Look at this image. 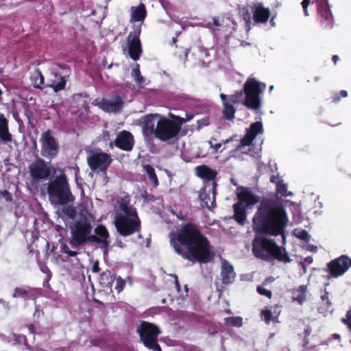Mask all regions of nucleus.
<instances>
[{"instance_id": "nucleus-47", "label": "nucleus", "mask_w": 351, "mask_h": 351, "mask_svg": "<svg viewBox=\"0 0 351 351\" xmlns=\"http://www.w3.org/2000/svg\"><path fill=\"white\" fill-rule=\"evenodd\" d=\"M101 280H106V282H104V283L109 284L113 281L112 276H111L110 271H105L103 272L101 275Z\"/></svg>"}, {"instance_id": "nucleus-3", "label": "nucleus", "mask_w": 351, "mask_h": 351, "mask_svg": "<svg viewBox=\"0 0 351 351\" xmlns=\"http://www.w3.org/2000/svg\"><path fill=\"white\" fill-rule=\"evenodd\" d=\"M130 196L128 194L117 201L120 211L114 217V226L117 232L122 237H128L138 232L141 229V222L136 209L130 205Z\"/></svg>"}, {"instance_id": "nucleus-34", "label": "nucleus", "mask_w": 351, "mask_h": 351, "mask_svg": "<svg viewBox=\"0 0 351 351\" xmlns=\"http://www.w3.org/2000/svg\"><path fill=\"white\" fill-rule=\"evenodd\" d=\"M224 323L227 326L240 327L243 324V319L241 317H229L224 318Z\"/></svg>"}, {"instance_id": "nucleus-64", "label": "nucleus", "mask_w": 351, "mask_h": 351, "mask_svg": "<svg viewBox=\"0 0 351 351\" xmlns=\"http://www.w3.org/2000/svg\"><path fill=\"white\" fill-rule=\"evenodd\" d=\"M274 17H272L271 19L270 20V23H271V25H274Z\"/></svg>"}, {"instance_id": "nucleus-63", "label": "nucleus", "mask_w": 351, "mask_h": 351, "mask_svg": "<svg viewBox=\"0 0 351 351\" xmlns=\"http://www.w3.org/2000/svg\"><path fill=\"white\" fill-rule=\"evenodd\" d=\"M311 250L313 251V252H316L317 251V247L316 246H312Z\"/></svg>"}, {"instance_id": "nucleus-9", "label": "nucleus", "mask_w": 351, "mask_h": 351, "mask_svg": "<svg viewBox=\"0 0 351 351\" xmlns=\"http://www.w3.org/2000/svg\"><path fill=\"white\" fill-rule=\"evenodd\" d=\"M112 161L110 154L101 152H91L87 157V163L93 171L105 174Z\"/></svg>"}, {"instance_id": "nucleus-18", "label": "nucleus", "mask_w": 351, "mask_h": 351, "mask_svg": "<svg viewBox=\"0 0 351 351\" xmlns=\"http://www.w3.org/2000/svg\"><path fill=\"white\" fill-rule=\"evenodd\" d=\"M221 276L222 283L225 285L231 284L235 278L233 266L226 260L222 263Z\"/></svg>"}, {"instance_id": "nucleus-16", "label": "nucleus", "mask_w": 351, "mask_h": 351, "mask_svg": "<svg viewBox=\"0 0 351 351\" xmlns=\"http://www.w3.org/2000/svg\"><path fill=\"white\" fill-rule=\"evenodd\" d=\"M237 198L239 202L237 203H241L243 204H245V207H250L251 206H254L258 202H260L263 200V199L259 201V197L254 195L252 192H251L247 188H242L241 190L237 193Z\"/></svg>"}, {"instance_id": "nucleus-62", "label": "nucleus", "mask_w": 351, "mask_h": 351, "mask_svg": "<svg viewBox=\"0 0 351 351\" xmlns=\"http://www.w3.org/2000/svg\"><path fill=\"white\" fill-rule=\"evenodd\" d=\"M0 303L3 304H5L6 306H8V303L6 302L5 300H3V299H0Z\"/></svg>"}, {"instance_id": "nucleus-23", "label": "nucleus", "mask_w": 351, "mask_h": 351, "mask_svg": "<svg viewBox=\"0 0 351 351\" xmlns=\"http://www.w3.org/2000/svg\"><path fill=\"white\" fill-rule=\"evenodd\" d=\"M210 186H204L199 191V197L201 202V206L210 208L215 205V202L212 204L213 200L212 192H209Z\"/></svg>"}, {"instance_id": "nucleus-35", "label": "nucleus", "mask_w": 351, "mask_h": 351, "mask_svg": "<svg viewBox=\"0 0 351 351\" xmlns=\"http://www.w3.org/2000/svg\"><path fill=\"white\" fill-rule=\"evenodd\" d=\"M141 33V25H134L133 31L130 32L129 36L128 37V40H140V35Z\"/></svg>"}, {"instance_id": "nucleus-12", "label": "nucleus", "mask_w": 351, "mask_h": 351, "mask_svg": "<svg viewBox=\"0 0 351 351\" xmlns=\"http://www.w3.org/2000/svg\"><path fill=\"white\" fill-rule=\"evenodd\" d=\"M28 169L31 178L34 182L48 179L51 173L48 163L41 158H37L29 164Z\"/></svg>"}, {"instance_id": "nucleus-39", "label": "nucleus", "mask_w": 351, "mask_h": 351, "mask_svg": "<svg viewBox=\"0 0 351 351\" xmlns=\"http://www.w3.org/2000/svg\"><path fill=\"white\" fill-rule=\"evenodd\" d=\"M44 76L41 72L40 71H37L35 73L34 87L42 89L40 86L44 84Z\"/></svg>"}, {"instance_id": "nucleus-54", "label": "nucleus", "mask_w": 351, "mask_h": 351, "mask_svg": "<svg viewBox=\"0 0 351 351\" xmlns=\"http://www.w3.org/2000/svg\"><path fill=\"white\" fill-rule=\"evenodd\" d=\"M100 271V267L98 261H95L92 267V271L93 273H97Z\"/></svg>"}, {"instance_id": "nucleus-29", "label": "nucleus", "mask_w": 351, "mask_h": 351, "mask_svg": "<svg viewBox=\"0 0 351 351\" xmlns=\"http://www.w3.org/2000/svg\"><path fill=\"white\" fill-rule=\"evenodd\" d=\"M143 170L147 174L149 179L153 183L154 186H158L159 184V181L154 167L150 165H145L143 166Z\"/></svg>"}, {"instance_id": "nucleus-37", "label": "nucleus", "mask_w": 351, "mask_h": 351, "mask_svg": "<svg viewBox=\"0 0 351 351\" xmlns=\"http://www.w3.org/2000/svg\"><path fill=\"white\" fill-rule=\"evenodd\" d=\"M240 13L242 16L243 19L245 22L247 26H250L252 23L251 14L247 8L244 7L240 10Z\"/></svg>"}, {"instance_id": "nucleus-49", "label": "nucleus", "mask_w": 351, "mask_h": 351, "mask_svg": "<svg viewBox=\"0 0 351 351\" xmlns=\"http://www.w3.org/2000/svg\"><path fill=\"white\" fill-rule=\"evenodd\" d=\"M213 22H209L208 23V26H215V27H220L221 25V23L220 22V20L218 17H213L212 18Z\"/></svg>"}, {"instance_id": "nucleus-17", "label": "nucleus", "mask_w": 351, "mask_h": 351, "mask_svg": "<svg viewBox=\"0 0 351 351\" xmlns=\"http://www.w3.org/2000/svg\"><path fill=\"white\" fill-rule=\"evenodd\" d=\"M253 11V20L255 23H266L271 15L270 10L263 7L261 3L254 5Z\"/></svg>"}, {"instance_id": "nucleus-43", "label": "nucleus", "mask_w": 351, "mask_h": 351, "mask_svg": "<svg viewBox=\"0 0 351 351\" xmlns=\"http://www.w3.org/2000/svg\"><path fill=\"white\" fill-rule=\"evenodd\" d=\"M256 291L258 294H260L261 295H265L269 299L271 298V297H272L271 291L261 287V286L257 287Z\"/></svg>"}, {"instance_id": "nucleus-41", "label": "nucleus", "mask_w": 351, "mask_h": 351, "mask_svg": "<svg viewBox=\"0 0 351 351\" xmlns=\"http://www.w3.org/2000/svg\"><path fill=\"white\" fill-rule=\"evenodd\" d=\"M294 233L295 237L301 240L305 241L306 242L310 240V235L305 230H295Z\"/></svg>"}, {"instance_id": "nucleus-57", "label": "nucleus", "mask_w": 351, "mask_h": 351, "mask_svg": "<svg viewBox=\"0 0 351 351\" xmlns=\"http://www.w3.org/2000/svg\"><path fill=\"white\" fill-rule=\"evenodd\" d=\"M202 122H201V121H197L199 127H202V126L208 125V123L207 121L202 120Z\"/></svg>"}, {"instance_id": "nucleus-6", "label": "nucleus", "mask_w": 351, "mask_h": 351, "mask_svg": "<svg viewBox=\"0 0 351 351\" xmlns=\"http://www.w3.org/2000/svg\"><path fill=\"white\" fill-rule=\"evenodd\" d=\"M152 116V114H151ZM153 117L158 118L156 123V138L160 141L165 142L171 139L177 138L184 124L181 117L169 113L168 117L155 114Z\"/></svg>"}, {"instance_id": "nucleus-42", "label": "nucleus", "mask_w": 351, "mask_h": 351, "mask_svg": "<svg viewBox=\"0 0 351 351\" xmlns=\"http://www.w3.org/2000/svg\"><path fill=\"white\" fill-rule=\"evenodd\" d=\"M287 187L286 184L283 183L282 181H279L278 183H277L276 185V191L278 193H280L282 195L286 196V191H287Z\"/></svg>"}, {"instance_id": "nucleus-59", "label": "nucleus", "mask_w": 351, "mask_h": 351, "mask_svg": "<svg viewBox=\"0 0 351 351\" xmlns=\"http://www.w3.org/2000/svg\"><path fill=\"white\" fill-rule=\"evenodd\" d=\"M339 56L337 55H333L332 57V60L334 62L335 64H337V61L339 60Z\"/></svg>"}, {"instance_id": "nucleus-40", "label": "nucleus", "mask_w": 351, "mask_h": 351, "mask_svg": "<svg viewBox=\"0 0 351 351\" xmlns=\"http://www.w3.org/2000/svg\"><path fill=\"white\" fill-rule=\"evenodd\" d=\"M348 97V92L344 90H341L338 93H334L331 97L332 102L337 103L339 102L341 98H345Z\"/></svg>"}, {"instance_id": "nucleus-15", "label": "nucleus", "mask_w": 351, "mask_h": 351, "mask_svg": "<svg viewBox=\"0 0 351 351\" xmlns=\"http://www.w3.org/2000/svg\"><path fill=\"white\" fill-rule=\"evenodd\" d=\"M114 144L120 149L131 151L134 144V137L130 132L123 130L117 135Z\"/></svg>"}, {"instance_id": "nucleus-10", "label": "nucleus", "mask_w": 351, "mask_h": 351, "mask_svg": "<svg viewBox=\"0 0 351 351\" xmlns=\"http://www.w3.org/2000/svg\"><path fill=\"white\" fill-rule=\"evenodd\" d=\"M195 170L197 176L204 180V186H210L209 192H212L213 199L212 204L214 203L217 194V171L205 165L197 166Z\"/></svg>"}, {"instance_id": "nucleus-32", "label": "nucleus", "mask_w": 351, "mask_h": 351, "mask_svg": "<svg viewBox=\"0 0 351 351\" xmlns=\"http://www.w3.org/2000/svg\"><path fill=\"white\" fill-rule=\"evenodd\" d=\"M143 134L146 138H151L153 135L156 137V126L152 122H147L142 128Z\"/></svg>"}, {"instance_id": "nucleus-19", "label": "nucleus", "mask_w": 351, "mask_h": 351, "mask_svg": "<svg viewBox=\"0 0 351 351\" xmlns=\"http://www.w3.org/2000/svg\"><path fill=\"white\" fill-rule=\"evenodd\" d=\"M147 16V10L144 3L131 8V22H143Z\"/></svg>"}, {"instance_id": "nucleus-52", "label": "nucleus", "mask_w": 351, "mask_h": 351, "mask_svg": "<svg viewBox=\"0 0 351 351\" xmlns=\"http://www.w3.org/2000/svg\"><path fill=\"white\" fill-rule=\"evenodd\" d=\"M64 252L70 257H75L77 255V252L69 250V248L67 246L64 247Z\"/></svg>"}, {"instance_id": "nucleus-53", "label": "nucleus", "mask_w": 351, "mask_h": 351, "mask_svg": "<svg viewBox=\"0 0 351 351\" xmlns=\"http://www.w3.org/2000/svg\"><path fill=\"white\" fill-rule=\"evenodd\" d=\"M27 328L29 334H34L36 331V327L33 324H27L25 326Z\"/></svg>"}, {"instance_id": "nucleus-26", "label": "nucleus", "mask_w": 351, "mask_h": 351, "mask_svg": "<svg viewBox=\"0 0 351 351\" xmlns=\"http://www.w3.org/2000/svg\"><path fill=\"white\" fill-rule=\"evenodd\" d=\"M328 0H323L318 5V13L325 19V21L330 23L332 19V12L328 4Z\"/></svg>"}, {"instance_id": "nucleus-25", "label": "nucleus", "mask_w": 351, "mask_h": 351, "mask_svg": "<svg viewBox=\"0 0 351 351\" xmlns=\"http://www.w3.org/2000/svg\"><path fill=\"white\" fill-rule=\"evenodd\" d=\"M122 106L123 101L119 98H117L115 101L103 99L101 101V108L106 112L119 110Z\"/></svg>"}, {"instance_id": "nucleus-46", "label": "nucleus", "mask_w": 351, "mask_h": 351, "mask_svg": "<svg viewBox=\"0 0 351 351\" xmlns=\"http://www.w3.org/2000/svg\"><path fill=\"white\" fill-rule=\"evenodd\" d=\"M322 292L323 293L321 295L322 300L325 302L326 307H330L332 303L329 300L328 291L325 289Z\"/></svg>"}, {"instance_id": "nucleus-7", "label": "nucleus", "mask_w": 351, "mask_h": 351, "mask_svg": "<svg viewBox=\"0 0 351 351\" xmlns=\"http://www.w3.org/2000/svg\"><path fill=\"white\" fill-rule=\"evenodd\" d=\"M92 230L91 221L87 217H84L75 221L71 226L70 245L73 247H78L90 243Z\"/></svg>"}, {"instance_id": "nucleus-1", "label": "nucleus", "mask_w": 351, "mask_h": 351, "mask_svg": "<svg viewBox=\"0 0 351 351\" xmlns=\"http://www.w3.org/2000/svg\"><path fill=\"white\" fill-rule=\"evenodd\" d=\"M289 217L280 200L263 197L252 218V230L256 235L252 240V253L255 257L266 261L276 259L284 263L291 261L285 249L266 236L285 237Z\"/></svg>"}, {"instance_id": "nucleus-55", "label": "nucleus", "mask_w": 351, "mask_h": 351, "mask_svg": "<svg viewBox=\"0 0 351 351\" xmlns=\"http://www.w3.org/2000/svg\"><path fill=\"white\" fill-rule=\"evenodd\" d=\"M279 181H282V180H280L278 176H276L274 175L271 176L270 178V182L272 183H275L277 185V183H278Z\"/></svg>"}, {"instance_id": "nucleus-51", "label": "nucleus", "mask_w": 351, "mask_h": 351, "mask_svg": "<svg viewBox=\"0 0 351 351\" xmlns=\"http://www.w3.org/2000/svg\"><path fill=\"white\" fill-rule=\"evenodd\" d=\"M310 3V0H303L301 3L302 4V8L304 10V13L306 16H308V10H307V8L308 6Z\"/></svg>"}, {"instance_id": "nucleus-56", "label": "nucleus", "mask_w": 351, "mask_h": 351, "mask_svg": "<svg viewBox=\"0 0 351 351\" xmlns=\"http://www.w3.org/2000/svg\"><path fill=\"white\" fill-rule=\"evenodd\" d=\"M194 117V114H186V117L185 118H183V117H181V119L183 120L184 121V123L190 121L191 119H192Z\"/></svg>"}, {"instance_id": "nucleus-22", "label": "nucleus", "mask_w": 351, "mask_h": 351, "mask_svg": "<svg viewBox=\"0 0 351 351\" xmlns=\"http://www.w3.org/2000/svg\"><path fill=\"white\" fill-rule=\"evenodd\" d=\"M66 83V80L65 77L62 76L58 72L52 73L49 86L52 88L55 92H58L64 89Z\"/></svg>"}, {"instance_id": "nucleus-11", "label": "nucleus", "mask_w": 351, "mask_h": 351, "mask_svg": "<svg viewBox=\"0 0 351 351\" xmlns=\"http://www.w3.org/2000/svg\"><path fill=\"white\" fill-rule=\"evenodd\" d=\"M40 142L42 144V155L48 158H53L57 156L59 151V145L53 132L48 129L41 134Z\"/></svg>"}, {"instance_id": "nucleus-36", "label": "nucleus", "mask_w": 351, "mask_h": 351, "mask_svg": "<svg viewBox=\"0 0 351 351\" xmlns=\"http://www.w3.org/2000/svg\"><path fill=\"white\" fill-rule=\"evenodd\" d=\"M0 140L4 143L12 141V134L10 133L8 128H0Z\"/></svg>"}, {"instance_id": "nucleus-28", "label": "nucleus", "mask_w": 351, "mask_h": 351, "mask_svg": "<svg viewBox=\"0 0 351 351\" xmlns=\"http://www.w3.org/2000/svg\"><path fill=\"white\" fill-rule=\"evenodd\" d=\"M246 132L250 134L254 138H255L258 134H262L263 132V123L261 121H256L252 123L250 128L247 130Z\"/></svg>"}, {"instance_id": "nucleus-31", "label": "nucleus", "mask_w": 351, "mask_h": 351, "mask_svg": "<svg viewBox=\"0 0 351 351\" xmlns=\"http://www.w3.org/2000/svg\"><path fill=\"white\" fill-rule=\"evenodd\" d=\"M60 215L64 217L73 219L76 216V210L73 206L65 205L59 210Z\"/></svg>"}, {"instance_id": "nucleus-61", "label": "nucleus", "mask_w": 351, "mask_h": 351, "mask_svg": "<svg viewBox=\"0 0 351 351\" xmlns=\"http://www.w3.org/2000/svg\"><path fill=\"white\" fill-rule=\"evenodd\" d=\"M332 337H333L334 339H340V337H341L340 335L339 334H337V333L333 334Z\"/></svg>"}, {"instance_id": "nucleus-5", "label": "nucleus", "mask_w": 351, "mask_h": 351, "mask_svg": "<svg viewBox=\"0 0 351 351\" xmlns=\"http://www.w3.org/2000/svg\"><path fill=\"white\" fill-rule=\"evenodd\" d=\"M47 193L49 201L53 205L65 206L75 200L68 178L64 173L49 180L47 184Z\"/></svg>"}, {"instance_id": "nucleus-2", "label": "nucleus", "mask_w": 351, "mask_h": 351, "mask_svg": "<svg viewBox=\"0 0 351 351\" xmlns=\"http://www.w3.org/2000/svg\"><path fill=\"white\" fill-rule=\"evenodd\" d=\"M170 243L183 259L192 263H207L214 254L208 239L201 227L193 222L182 223L176 233L170 234Z\"/></svg>"}, {"instance_id": "nucleus-58", "label": "nucleus", "mask_w": 351, "mask_h": 351, "mask_svg": "<svg viewBox=\"0 0 351 351\" xmlns=\"http://www.w3.org/2000/svg\"><path fill=\"white\" fill-rule=\"evenodd\" d=\"M214 148V149L217 152L219 149L221 147V143H216L214 146L211 145Z\"/></svg>"}, {"instance_id": "nucleus-24", "label": "nucleus", "mask_w": 351, "mask_h": 351, "mask_svg": "<svg viewBox=\"0 0 351 351\" xmlns=\"http://www.w3.org/2000/svg\"><path fill=\"white\" fill-rule=\"evenodd\" d=\"M128 53L130 57L134 61L138 60L142 53V47L141 40H128Z\"/></svg>"}, {"instance_id": "nucleus-21", "label": "nucleus", "mask_w": 351, "mask_h": 351, "mask_svg": "<svg viewBox=\"0 0 351 351\" xmlns=\"http://www.w3.org/2000/svg\"><path fill=\"white\" fill-rule=\"evenodd\" d=\"M220 98L223 101V117L224 119L232 121L235 117L236 109L229 102H227V96L223 93L220 94Z\"/></svg>"}, {"instance_id": "nucleus-13", "label": "nucleus", "mask_w": 351, "mask_h": 351, "mask_svg": "<svg viewBox=\"0 0 351 351\" xmlns=\"http://www.w3.org/2000/svg\"><path fill=\"white\" fill-rule=\"evenodd\" d=\"M351 267V258L346 255H342L328 263L327 267L332 278L343 276Z\"/></svg>"}, {"instance_id": "nucleus-27", "label": "nucleus", "mask_w": 351, "mask_h": 351, "mask_svg": "<svg viewBox=\"0 0 351 351\" xmlns=\"http://www.w3.org/2000/svg\"><path fill=\"white\" fill-rule=\"evenodd\" d=\"M306 285H300L298 289L292 290L293 301H296L300 305L303 304L306 299Z\"/></svg>"}, {"instance_id": "nucleus-44", "label": "nucleus", "mask_w": 351, "mask_h": 351, "mask_svg": "<svg viewBox=\"0 0 351 351\" xmlns=\"http://www.w3.org/2000/svg\"><path fill=\"white\" fill-rule=\"evenodd\" d=\"M125 285V280L121 278L120 276L117 278L116 285L114 289L117 291V292H121L123 291Z\"/></svg>"}, {"instance_id": "nucleus-45", "label": "nucleus", "mask_w": 351, "mask_h": 351, "mask_svg": "<svg viewBox=\"0 0 351 351\" xmlns=\"http://www.w3.org/2000/svg\"><path fill=\"white\" fill-rule=\"evenodd\" d=\"M261 315L267 324H269L272 319V313L270 310L265 309L261 311Z\"/></svg>"}, {"instance_id": "nucleus-4", "label": "nucleus", "mask_w": 351, "mask_h": 351, "mask_svg": "<svg viewBox=\"0 0 351 351\" xmlns=\"http://www.w3.org/2000/svg\"><path fill=\"white\" fill-rule=\"evenodd\" d=\"M266 89L265 83L257 81L254 77H248L242 90L227 96V102L242 104L247 109L257 112L262 106L261 95Z\"/></svg>"}, {"instance_id": "nucleus-33", "label": "nucleus", "mask_w": 351, "mask_h": 351, "mask_svg": "<svg viewBox=\"0 0 351 351\" xmlns=\"http://www.w3.org/2000/svg\"><path fill=\"white\" fill-rule=\"evenodd\" d=\"M139 67V64H136L135 67L132 69V76L134 78V81L138 84V86L142 87L145 83V79L141 73Z\"/></svg>"}, {"instance_id": "nucleus-8", "label": "nucleus", "mask_w": 351, "mask_h": 351, "mask_svg": "<svg viewBox=\"0 0 351 351\" xmlns=\"http://www.w3.org/2000/svg\"><path fill=\"white\" fill-rule=\"evenodd\" d=\"M141 340L144 346L152 351H162L158 343V336L161 333L160 328L154 324L142 321L137 327Z\"/></svg>"}, {"instance_id": "nucleus-48", "label": "nucleus", "mask_w": 351, "mask_h": 351, "mask_svg": "<svg viewBox=\"0 0 351 351\" xmlns=\"http://www.w3.org/2000/svg\"><path fill=\"white\" fill-rule=\"evenodd\" d=\"M0 128H8V121L2 113H0Z\"/></svg>"}, {"instance_id": "nucleus-20", "label": "nucleus", "mask_w": 351, "mask_h": 351, "mask_svg": "<svg viewBox=\"0 0 351 351\" xmlns=\"http://www.w3.org/2000/svg\"><path fill=\"white\" fill-rule=\"evenodd\" d=\"M245 206L241 204V203H235L233 205L234 210V219L241 226L245 223L247 219V212Z\"/></svg>"}, {"instance_id": "nucleus-50", "label": "nucleus", "mask_w": 351, "mask_h": 351, "mask_svg": "<svg viewBox=\"0 0 351 351\" xmlns=\"http://www.w3.org/2000/svg\"><path fill=\"white\" fill-rule=\"evenodd\" d=\"M0 197H4L7 201L12 199L11 194L7 190L0 191Z\"/></svg>"}, {"instance_id": "nucleus-14", "label": "nucleus", "mask_w": 351, "mask_h": 351, "mask_svg": "<svg viewBox=\"0 0 351 351\" xmlns=\"http://www.w3.org/2000/svg\"><path fill=\"white\" fill-rule=\"evenodd\" d=\"M95 234H91L90 243L101 244L104 251L108 250L110 243V234L106 227L103 224L98 225L94 230Z\"/></svg>"}, {"instance_id": "nucleus-30", "label": "nucleus", "mask_w": 351, "mask_h": 351, "mask_svg": "<svg viewBox=\"0 0 351 351\" xmlns=\"http://www.w3.org/2000/svg\"><path fill=\"white\" fill-rule=\"evenodd\" d=\"M30 291L31 289H24L21 287H16L14 289V293L12 294V297L14 298H21L24 300H27L30 298Z\"/></svg>"}, {"instance_id": "nucleus-60", "label": "nucleus", "mask_w": 351, "mask_h": 351, "mask_svg": "<svg viewBox=\"0 0 351 351\" xmlns=\"http://www.w3.org/2000/svg\"><path fill=\"white\" fill-rule=\"evenodd\" d=\"M27 118H28L27 124L30 125L32 128H34V124L32 123V121L31 120V117L29 116H28Z\"/></svg>"}, {"instance_id": "nucleus-38", "label": "nucleus", "mask_w": 351, "mask_h": 351, "mask_svg": "<svg viewBox=\"0 0 351 351\" xmlns=\"http://www.w3.org/2000/svg\"><path fill=\"white\" fill-rule=\"evenodd\" d=\"M254 138L247 132L244 135V136L241 139V145H238L237 149H239L241 147L250 146Z\"/></svg>"}]
</instances>
